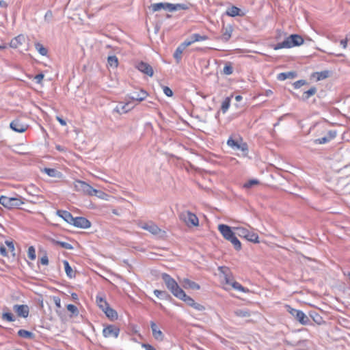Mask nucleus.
I'll return each instance as SVG.
<instances>
[{
  "label": "nucleus",
  "mask_w": 350,
  "mask_h": 350,
  "mask_svg": "<svg viewBox=\"0 0 350 350\" xmlns=\"http://www.w3.org/2000/svg\"><path fill=\"white\" fill-rule=\"evenodd\" d=\"M218 229L222 236L228 241L232 243L234 249L237 251L241 250V243L236 237V232H234L230 226L225 224H220Z\"/></svg>",
  "instance_id": "obj_1"
},
{
  "label": "nucleus",
  "mask_w": 350,
  "mask_h": 350,
  "mask_svg": "<svg viewBox=\"0 0 350 350\" xmlns=\"http://www.w3.org/2000/svg\"><path fill=\"white\" fill-rule=\"evenodd\" d=\"M74 187L75 191L91 196H95L102 198L103 196L105 195L103 191L94 189L87 183L79 180L75 181Z\"/></svg>",
  "instance_id": "obj_2"
},
{
  "label": "nucleus",
  "mask_w": 350,
  "mask_h": 350,
  "mask_svg": "<svg viewBox=\"0 0 350 350\" xmlns=\"http://www.w3.org/2000/svg\"><path fill=\"white\" fill-rule=\"evenodd\" d=\"M304 43V38L298 34H291L281 42L273 46L274 50H278L283 48L289 49L297 46H300Z\"/></svg>",
  "instance_id": "obj_3"
},
{
  "label": "nucleus",
  "mask_w": 350,
  "mask_h": 350,
  "mask_svg": "<svg viewBox=\"0 0 350 350\" xmlns=\"http://www.w3.org/2000/svg\"><path fill=\"white\" fill-rule=\"evenodd\" d=\"M161 278L165 282L167 288L172 293V294L176 298L182 293L183 290L179 286L176 280L172 278L169 274L163 273Z\"/></svg>",
  "instance_id": "obj_4"
},
{
  "label": "nucleus",
  "mask_w": 350,
  "mask_h": 350,
  "mask_svg": "<svg viewBox=\"0 0 350 350\" xmlns=\"http://www.w3.org/2000/svg\"><path fill=\"white\" fill-rule=\"evenodd\" d=\"M227 145L233 150H240L243 152V156L247 157L248 154V146L247 143L243 141L239 136L230 137L227 141Z\"/></svg>",
  "instance_id": "obj_5"
},
{
  "label": "nucleus",
  "mask_w": 350,
  "mask_h": 350,
  "mask_svg": "<svg viewBox=\"0 0 350 350\" xmlns=\"http://www.w3.org/2000/svg\"><path fill=\"white\" fill-rule=\"evenodd\" d=\"M25 198L21 196L17 197H8L5 196H0V204L5 208L11 209L14 208H19L23 204Z\"/></svg>",
  "instance_id": "obj_6"
},
{
  "label": "nucleus",
  "mask_w": 350,
  "mask_h": 350,
  "mask_svg": "<svg viewBox=\"0 0 350 350\" xmlns=\"http://www.w3.org/2000/svg\"><path fill=\"white\" fill-rule=\"evenodd\" d=\"M287 311L297 321L304 325H309L310 320L309 317L301 310L291 308L289 305H286Z\"/></svg>",
  "instance_id": "obj_7"
},
{
  "label": "nucleus",
  "mask_w": 350,
  "mask_h": 350,
  "mask_svg": "<svg viewBox=\"0 0 350 350\" xmlns=\"http://www.w3.org/2000/svg\"><path fill=\"white\" fill-rule=\"evenodd\" d=\"M178 217L188 226H198L199 225L198 217L189 211H182L179 213Z\"/></svg>",
  "instance_id": "obj_8"
},
{
  "label": "nucleus",
  "mask_w": 350,
  "mask_h": 350,
  "mask_svg": "<svg viewBox=\"0 0 350 350\" xmlns=\"http://www.w3.org/2000/svg\"><path fill=\"white\" fill-rule=\"evenodd\" d=\"M178 296L180 297H178V299L183 301L188 306L192 307L195 310L198 311H203L205 310V307L203 305L196 302L193 298L186 295L184 291Z\"/></svg>",
  "instance_id": "obj_9"
},
{
  "label": "nucleus",
  "mask_w": 350,
  "mask_h": 350,
  "mask_svg": "<svg viewBox=\"0 0 350 350\" xmlns=\"http://www.w3.org/2000/svg\"><path fill=\"white\" fill-rule=\"evenodd\" d=\"M10 127L17 133H23L28 129L29 126L23 123L21 119L17 118L10 122Z\"/></svg>",
  "instance_id": "obj_10"
},
{
  "label": "nucleus",
  "mask_w": 350,
  "mask_h": 350,
  "mask_svg": "<svg viewBox=\"0 0 350 350\" xmlns=\"http://www.w3.org/2000/svg\"><path fill=\"white\" fill-rule=\"evenodd\" d=\"M233 31V27L231 25L225 26L223 24L221 28V35L218 38V40L223 42H227L231 38Z\"/></svg>",
  "instance_id": "obj_11"
},
{
  "label": "nucleus",
  "mask_w": 350,
  "mask_h": 350,
  "mask_svg": "<svg viewBox=\"0 0 350 350\" xmlns=\"http://www.w3.org/2000/svg\"><path fill=\"white\" fill-rule=\"evenodd\" d=\"M71 225L83 229L89 228L91 226V222L83 217H74Z\"/></svg>",
  "instance_id": "obj_12"
},
{
  "label": "nucleus",
  "mask_w": 350,
  "mask_h": 350,
  "mask_svg": "<svg viewBox=\"0 0 350 350\" xmlns=\"http://www.w3.org/2000/svg\"><path fill=\"white\" fill-rule=\"evenodd\" d=\"M120 329L113 325H109L105 327L103 330V334L105 337L117 338L119 335Z\"/></svg>",
  "instance_id": "obj_13"
},
{
  "label": "nucleus",
  "mask_w": 350,
  "mask_h": 350,
  "mask_svg": "<svg viewBox=\"0 0 350 350\" xmlns=\"http://www.w3.org/2000/svg\"><path fill=\"white\" fill-rule=\"evenodd\" d=\"M13 310L18 317L23 318H27L29 313V308L27 305L15 304L13 306Z\"/></svg>",
  "instance_id": "obj_14"
},
{
  "label": "nucleus",
  "mask_w": 350,
  "mask_h": 350,
  "mask_svg": "<svg viewBox=\"0 0 350 350\" xmlns=\"http://www.w3.org/2000/svg\"><path fill=\"white\" fill-rule=\"evenodd\" d=\"M136 68L142 72L149 77H152L154 74L152 67L146 62H140L136 65Z\"/></svg>",
  "instance_id": "obj_15"
},
{
  "label": "nucleus",
  "mask_w": 350,
  "mask_h": 350,
  "mask_svg": "<svg viewBox=\"0 0 350 350\" xmlns=\"http://www.w3.org/2000/svg\"><path fill=\"white\" fill-rule=\"evenodd\" d=\"M336 134L337 133L336 131H329L326 136L321 138L316 139H314V142L316 144H326L331 141L332 139H334L336 137Z\"/></svg>",
  "instance_id": "obj_16"
},
{
  "label": "nucleus",
  "mask_w": 350,
  "mask_h": 350,
  "mask_svg": "<svg viewBox=\"0 0 350 350\" xmlns=\"http://www.w3.org/2000/svg\"><path fill=\"white\" fill-rule=\"evenodd\" d=\"M226 14L231 17L235 16H244L245 12H243L240 8L235 5H232L228 8L226 11Z\"/></svg>",
  "instance_id": "obj_17"
},
{
  "label": "nucleus",
  "mask_w": 350,
  "mask_h": 350,
  "mask_svg": "<svg viewBox=\"0 0 350 350\" xmlns=\"http://www.w3.org/2000/svg\"><path fill=\"white\" fill-rule=\"evenodd\" d=\"M150 327L153 337L159 341L163 340L164 335L163 332L158 328L157 324L154 321L150 322Z\"/></svg>",
  "instance_id": "obj_18"
},
{
  "label": "nucleus",
  "mask_w": 350,
  "mask_h": 350,
  "mask_svg": "<svg viewBox=\"0 0 350 350\" xmlns=\"http://www.w3.org/2000/svg\"><path fill=\"white\" fill-rule=\"evenodd\" d=\"M172 3H153L150 5V8L153 12H157L161 10H169L170 12V8Z\"/></svg>",
  "instance_id": "obj_19"
},
{
  "label": "nucleus",
  "mask_w": 350,
  "mask_h": 350,
  "mask_svg": "<svg viewBox=\"0 0 350 350\" xmlns=\"http://www.w3.org/2000/svg\"><path fill=\"white\" fill-rule=\"evenodd\" d=\"M147 96L148 94L146 91L140 90L139 92H134L131 94L130 98L140 102L144 100Z\"/></svg>",
  "instance_id": "obj_20"
},
{
  "label": "nucleus",
  "mask_w": 350,
  "mask_h": 350,
  "mask_svg": "<svg viewBox=\"0 0 350 350\" xmlns=\"http://www.w3.org/2000/svg\"><path fill=\"white\" fill-rule=\"evenodd\" d=\"M57 215L62 217L64 221H66L68 224H71L73 221V216L72 214L64 210H58L57 211Z\"/></svg>",
  "instance_id": "obj_21"
},
{
  "label": "nucleus",
  "mask_w": 350,
  "mask_h": 350,
  "mask_svg": "<svg viewBox=\"0 0 350 350\" xmlns=\"http://www.w3.org/2000/svg\"><path fill=\"white\" fill-rule=\"evenodd\" d=\"M25 41V38L23 34H20L13 39L10 42V46L14 49L19 47Z\"/></svg>",
  "instance_id": "obj_22"
},
{
  "label": "nucleus",
  "mask_w": 350,
  "mask_h": 350,
  "mask_svg": "<svg viewBox=\"0 0 350 350\" xmlns=\"http://www.w3.org/2000/svg\"><path fill=\"white\" fill-rule=\"evenodd\" d=\"M27 193L31 197L36 198L37 200L42 199V196L40 195V190L38 188H35L33 185H29L26 189Z\"/></svg>",
  "instance_id": "obj_23"
},
{
  "label": "nucleus",
  "mask_w": 350,
  "mask_h": 350,
  "mask_svg": "<svg viewBox=\"0 0 350 350\" xmlns=\"http://www.w3.org/2000/svg\"><path fill=\"white\" fill-rule=\"evenodd\" d=\"M142 228L155 235L159 234L161 232V230L158 227V226L153 223L146 224Z\"/></svg>",
  "instance_id": "obj_24"
},
{
  "label": "nucleus",
  "mask_w": 350,
  "mask_h": 350,
  "mask_svg": "<svg viewBox=\"0 0 350 350\" xmlns=\"http://www.w3.org/2000/svg\"><path fill=\"white\" fill-rule=\"evenodd\" d=\"M183 286L185 288H191L193 290H199L200 288L198 284L187 278H185L183 280Z\"/></svg>",
  "instance_id": "obj_25"
},
{
  "label": "nucleus",
  "mask_w": 350,
  "mask_h": 350,
  "mask_svg": "<svg viewBox=\"0 0 350 350\" xmlns=\"http://www.w3.org/2000/svg\"><path fill=\"white\" fill-rule=\"evenodd\" d=\"M103 312L111 321H115L118 319L117 312L109 306L107 307Z\"/></svg>",
  "instance_id": "obj_26"
},
{
  "label": "nucleus",
  "mask_w": 350,
  "mask_h": 350,
  "mask_svg": "<svg viewBox=\"0 0 350 350\" xmlns=\"http://www.w3.org/2000/svg\"><path fill=\"white\" fill-rule=\"evenodd\" d=\"M297 77V73L294 71L281 72L278 75V79L284 81L286 79H294Z\"/></svg>",
  "instance_id": "obj_27"
},
{
  "label": "nucleus",
  "mask_w": 350,
  "mask_h": 350,
  "mask_svg": "<svg viewBox=\"0 0 350 350\" xmlns=\"http://www.w3.org/2000/svg\"><path fill=\"white\" fill-rule=\"evenodd\" d=\"M219 270L224 274L226 283L232 284V282L230 280V272L229 269L227 267H219Z\"/></svg>",
  "instance_id": "obj_28"
},
{
  "label": "nucleus",
  "mask_w": 350,
  "mask_h": 350,
  "mask_svg": "<svg viewBox=\"0 0 350 350\" xmlns=\"http://www.w3.org/2000/svg\"><path fill=\"white\" fill-rule=\"evenodd\" d=\"M63 263L64 265V269H65V271H66L67 276L70 278H75V272L72 270V267L70 266L69 262L66 260H64L63 261Z\"/></svg>",
  "instance_id": "obj_29"
},
{
  "label": "nucleus",
  "mask_w": 350,
  "mask_h": 350,
  "mask_svg": "<svg viewBox=\"0 0 350 350\" xmlns=\"http://www.w3.org/2000/svg\"><path fill=\"white\" fill-rule=\"evenodd\" d=\"M191 5V3H177V4H172L170 8V12H174L179 10H188L189 8V6Z\"/></svg>",
  "instance_id": "obj_30"
},
{
  "label": "nucleus",
  "mask_w": 350,
  "mask_h": 350,
  "mask_svg": "<svg viewBox=\"0 0 350 350\" xmlns=\"http://www.w3.org/2000/svg\"><path fill=\"white\" fill-rule=\"evenodd\" d=\"M18 335L24 338L33 339L35 337V335L33 332L25 330V329H20L18 332Z\"/></svg>",
  "instance_id": "obj_31"
},
{
  "label": "nucleus",
  "mask_w": 350,
  "mask_h": 350,
  "mask_svg": "<svg viewBox=\"0 0 350 350\" xmlns=\"http://www.w3.org/2000/svg\"><path fill=\"white\" fill-rule=\"evenodd\" d=\"M237 235L242 238H246L248 236V232L250 230L243 227H237L234 228Z\"/></svg>",
  "instance_id": "obj_32"
},
{
  "label": "nucleus",
  "mask_w": 350,
  "mask_h": 350,
  "mask_svg": "<svg viewBox=\"0 0 350 350\" xmlns=\"http://www.w3.org/2000/svg\"><path fill=\"white\" fill-rule=\"evenodd\" d=\"M317 90L315 87H312L308 90L304 92L302 100L304 101L308 100L310 96L314 95L317 93Z\"/></svg>",
  "instance_id": "obj_33"
},
{
  "label": "nucleus",
  "mask_w": 350,
  "mask_h": 350,
  "mask_svg": "<svg viewBox=\"0 0 350 350\" xmlns=\"http://www.w3.org/2000/svg\"><path fill=\"white\" fill-rule=\"evenodd\" d=\"M310 316L312 319V320L318 325H321L325 322L322 317L317 312H311Z\"/></svg>",
  "instance_id": "obj_34"
},
{
  "label": "nucleus",
  "mask_w": 350,
  "mask_h": 350,
  "mask_svg": "<svg viewBox=\"0 0 350 350\" xmlns=\"http://www.w3.org/2000/svg\"><path fill=\"white\" fill-rule=\"evenodd\" d=\"M43 171L51 177H60L61 173L54 168L45 167Z\"/></svg>",
  "instance_id": "obj_35"
},
{
  "label": "nucleus",
  "mask_w": 350,
  "mask_h": 350,
  "mask_svg": "<svg viewBox=\"0 0 350 350\" xmlns=\"http://www.w3.org/2000/svg\"><path fill=\"white\" fill-rule=\"evenodd\" d=\"M108 66L113 68H117L118 66V59L116 55L109 56L107 58Z\"/></svg>",
  "instance_id": "obj_36"
},
{
  "label": "nucleus",
  "mask_w": 350,
  "mask_h": 350,
  "mask_svg": "<svg viewBox=\"0 0 350 350\" xmlns=\"http://www.w3.org/2000/svg\"><path fill=\"white\" fill-rule=\"evenodd\" d=\"M96 303L100 308L103 311L107 307L109 306L108 303L101 297H96Z\"/></svg>",
  "instance_id": "obj_37"
},
{
  "label": "nucleus",
  "mask_w": 350,
  "mask_h": 350,
  "mask_svg": "<svg viewBox=\"0 0 350 350\" xmlns=\"http://www.w3.org/2000/svg\"><path fill=\"white\" fill-rule=\"evenodd\" d=\"M234 314L239 317H250V312L248 310L238 309L234 312Z\"/></svg>",
  "instance_id": "obj_38"
},
{
  "label": "nucleus",
  "mask_w": 350,
  "mask_h": 350,
  "mask_svg": "<svg viewBox=\"0 0 350 350\" xmlns=\"http://www.w3.org/2000/svg\"><path fill=\"white\" fill-rule=\"evenodd\" d=\"M52 242L55 244V245H59L61 246L62 247L64 248V249H66V250H72L73 249V246L67 243V242H63V241H56L55 239H52Z\"/></svg>",
  "instance_id": "obj_39"
},
{
  "label": "nucleus",
  "mask_w": 350,
  "mask_h": 350,
  "mask_svg": "<svg viewBox=\"0 0 350 350\" xmlns=\"http://www.w3.org/2000/svg\"><path fill=\"white\" fill-rule=\"evenodd\" d=\"M184 49L180 46H178L177 49H176L174 53V57L176 59L177 63H179L181 58H182V54Z\"/></svg>",
  "instance_id": "obj_40"
},
{
  "label": "nucleus",
  "mask_w": 350,
  "mask_h": 350,
  "mask_svg": "<svg viewBox=\"0 0 350 350\" xmlns=\"http://www.w3.org/2000/svg\"><path fill=\"white\" fill-rule=\"evenodd\" d=\"M190 38L193 43L196 42L206 40L208 39L206 36H201L199 33H193L190 36Z\"/></svg>",
  "instance_id": "obj_41"
},
{
  "label": "nucleus",
  "mask_w": 350,
  "mask_h": 350,
  "mask_svg": "<svg viewBox=\"0 0 350 350\" xmlns=\"http://www.w3.org/2000/svg\"><path fill=\"white\" fill-rule=\"evenodd\" d=\"M245 239H247V241H251L252 243H259L258 235L256 233L250 231L248 232V236H247Z\"/></svg>",
  "instance_id": "obj_42"
},
{
  "label": "nucleus",
  "mask_w": 350,
  "mask_h": 350,
  "mask_svg": "<svg viewBox=\"0 0 350 350\" xmlns=\"http://www.w3.org/2000/svg\"><path fill=\"white\" fill-rule=\"evenodd\" d=\"M36 49L39 52V53L43 56L46 55L48 51L47 49L40 43L37 42L35 44Z\"/></svg>",
  "instance_id": "obj_43"
},
{
  "label": "nucleus",
  "mask_w": 350,
  "mask_h": 350,
  "mask_svg": "<svg viewBox=\"0 0 350 350\" xmlns=\"http://www.w3.org/2000/svg\"><path fill=\"white\" fill-rule=\"evenodd\" d=\"M230 105V98L226 97L224 99V100L222 102L221 106V110L222 111V112L224 113H225L228 111Z\"/></svg>",
  "instance_id": "obj_44"
},
{
  "label": "nucleus",
  "mask_w": 350,
  "mask_h": 350,
  "mask_svg": "<svg viewBox=\"0 0 350 350\" xmlns=\"http://www.w3.org/2000/svg\"><path fill=\"white\" fill-rule=\"evenodd\" d=\"M233 72V67L231 65V63L228 62L225 64L224 69H223V73L226 75H230L232 74Z\"/></svg>",
  "instance_id": "obj_45"
},
{
  "label": "nucleus",
  "mask_w": 350,
  "mask_h": 350,
  "mask_svg": "<svg viewBox=\"0 0 350 350\" xmlns=\"http://www.w3.org/2000/svg\"><path fill=\"white\" fill-rule=\"evenodd\" d=\"M231 285L234 289H236L237 291H239L241 292H245V293L248 292L247 289H246L245 287H243L241 284H240L237 282H232Z\"/></svg>",
  "instance_id": "obj_46"
},
{
  "label": "nucleus",
  "mask_w": 350,
  "mask_h": 350,
  "mask_svg": "<svg viewBox=\"0 0 350 350\" xmlns=\"http://www.w3.org/2000/svg\"><path fill=\"white\" fill-rule=\"evenodd\" d=\"M2 319L3 320H6L9 322H12L15 321V318L14 315L10 312H4L2 314Z\"/></svg>",
  "instance_id": "obj_47"
},
{
  "label": "nucleus",
  "mask_w": 350,
  "mask_h": 350,
  "mask_svg": "<svg viewBox=\"0 0 350 350\" xmlns=\"http://www.w3.org/2000/svg\"><path fill=\"white\" fill-rule=\"evenodd\" d=\"M27 255H28V257L31 260H33L36 259V250H35V248L33 246H30L28 248Z\"/></svg>",
  "instance_id": "obj_48"
},
{
  "label": "nucleus",
  "mask_w": 350,
  "mask_h": 350,
  "mask_svg": "<svg viewBox=\"0 0 350 350\" xmlns=\"http://www.w3.org/2000/svg\"><path fill=\"white\" fill-rule=\"evenodd\" d=\"M315 75L317 77V79L318 81L326 79L328 77V72L327 71H322V72H318L315 73Z\"/></svg>",
  "instance_id": "obj_49"
},
{
  "label": "nucleus",
  "mask_w": 350,
  "mask_h": 350,
  "mask_svg": "<svg viewBox=\"0 0 350 350\" xmlns=\"http://www.w3.org/2000/svg\"><path fill=\"white\" fill-rule=\"evenodd\" d=\"M154 294L157 297H159V298H161V299H163V298L169 296L166 291H160V290H154Z\"/></svg>",
  "instance_id": "obj_50"
},
{
  "label": "nucleus",
  "mask_w": 350,
  "mask_h": 350,
  "mask_svg": "<svg viewBox=\"0 0 350 350\" xmlns=\"http://www.w3.org/2000/svg\"><path fill=\"white\" fill-rule=\"evenodd\" d=\"M259 181L256 179L250 180L248 182L245 183L243 185L245 188H251L252 186L255 185H258Z\"/></svg>",
  "instance_id": "obj_51"
},
{
  "label": "nucleus",
  "mask_w": 350,
  "mask_h": 350,
  "mask_svg": "<svg viewBox=\"0 0 350 350\" xmlns=\"http://www.w3.org/2000/svg\"><path fill=\"white\" fill-rule=\"evenodd\" d=\"M66 308H67V310L68 311H70V312H72L73 314H76V315L78 314L79 310H78L77 306H75V305L68 304V305H67Z\"/></svg>",
  "instance_id": "obj_52"
},
{
  "label": "nucleus",
  "mask_w": 350,
  "mask_h": 350,
  "mask_svg": "<svg viewBox=\"0 0 350 350\" xmlns=\"http://www.w3.org/2000/svg\"><path fill=\"white\" fill-rule=\"evenodd\" d=\"M5 243L8 247V250L12 253V256H15L16 254L14 252V245L12 241H5Z\"/></svg>",
  "instance_id": "obj_53"
},
{
  "label": "nucleus",
  "mask_w": 350,
  "mask_h": 350,
  "mask_svg": "<svg viewBox=\"0 0 350 350\" xmlns=\"http://www.w3.org/2000/svg\"><path fill=\"white\" fill-rule=\"evenodd\" d=\"M307 84V81L304 79L298 80L293 83V86L295 89L300 88L301 86Z\"/></svg>",
  "instance_id": "obj_54"
},
{
  "label": "nucleus",
  "mask_w": 350,
  "mask_h": 350,
  "mask_svg": "<svg viewBox=\"0 0 350 350\" xmlns=\"http://www.w3.org/2000/svg\"><path fill=\"white\" fill-rule=\"evenodd\" d=\"M0 254L2 256H4V257L8 256L7 249L3 244H0Z\"/></svg>",
  "instance_id": "obj_55"
},
{
  "label": "nucleus",
  "mask_w": 350,
  "mask_h": 350,
  "mask_svg": "<svg viewBox=\"0 0 350 350\" xmlns=\"http://www.w3.org/2000/svg\"><path fill=\"white\" fill-rule=\"evenodd\" d=\"M163 92L167 96H169V97L172 96V95H173L172 90L167 86L163 87Z\"/></svg>",
  "instance_id": "obj_56"
},
{
  "label": "nucleus",
  "mask_w": 350,
  "mask_h": 350,
  "mask_svg": "<svg viewBox=\"0 0 350 350\" xmlns=\"http://www.w3.org/2000/svg\"><path fill=\"white\" fill-rule=\"evenodd\" d=\"M40 263L44 265H47L49 264V258L46 254L40 258Z\"/></svg>",
  "instance_id": "obj_57"
},
{
  "label": "nucleus",
  "mask_w": 350,
  "mask_h": 350,
  "mask_svg": "<svg viewBox=\"0 0 350 350\" xmlns=\"http://www.w3.org/2000/svg\"><path fill=\"white\" fill-rule=\"evenodd\" d=\"M44 78V75L42 73H39L36 75L34 77L37 83H40Z\"/></svg>",
  "instance_id": "obj_58"
},
{
  "label": "nucleus",
  "mask_w": 350,
  "mask_h": 350,
  "mask_svg": "<svg viewBox=\"0 0 350 350\" xmlns=\"http://www.w3.org/2000/svg\"><path fill=\"white\" fill-rule=\"evenodd\" d=\"M191 44H193V42H191V39L190 38L189 40H185L180 46L185 50L187 46L191 45Z\"/></svg>",
  "instance_id": "obj_59"
},
{
  "label": "nucleus",
  "mask_w": 350,
  "mask_h": 350,
  "mask_svg": "<svg viewBox=\"0 0 350 350\" xmlns=\"http://www.w3.org/2000/svg\"><path fill=\"white\" fill-rule=\"evenodd\" d=\"M53 301L55 304V306L58 308H61V299L59 297H53Z\"/></svg>",
  "instance_id": "obj_60"
},
{
  "label": "nucleus",
  "mask_w": 350,
  "mask_h": 350,
  "mask_svg": "<svg viewBox=\"0 0 350 350\" xmlns=\"http://www.w3.org/2000/svg\"><path fill=\"white\" fill-rule=\"evenodd\" d=\"M142 347L144 348L146 350H156L154 347L147 343H142Z\"/></svg>",
  "instance_id": "obj_61"
},
{
  "label": "nucleus",
  "mask_w": 350,
  "mask_h": 350,
  "mask_svg": "<svg viewBox=\"0 0 350 350\" xmlns=\"http://www.w3.org/2000/svg\"><path fill=\"white\" fill-rule=\"evenodd\" d=\"M56 120L59 122V124L62 125V126H66V122L65 120H64L62 118L59 117V116H56Z\"/></svg>",
  "instance_id": "obj_62"
},
{
  "label": "nucleus",
  "mask_w": 350,
  "mask_h": 350,
  "mask_svg": "<svg viewBox=\"0 0 350 350\" xmlns=\"http://www.w3.org/2000/svg\"><path fill=\"white\" fill-rule=\"evenodd\" d=\"M340 44L344 49L347 48V38L340 40Z\"/></svg>",
  "instance_id": "obj_63"
},
{
  "label": "nucleus",
  "mask_w": 350,
  "mask_h": 350,
  "mask_svg": "<svg viewBox=\"0 0 350 350\" xmlns=\"http://www.w3.org/2000/svg\"><path fill=\"white\" fill-rule=\"evenodd\" d=\"M27 202H29L31 203H36L37 201H38L39 200H37L36 198H34L33 197H31V199H28V200H26Z\"/></svg>",
  "instance_id": "obj_64"
}]
</instances>
